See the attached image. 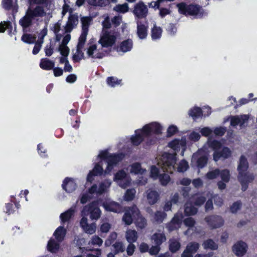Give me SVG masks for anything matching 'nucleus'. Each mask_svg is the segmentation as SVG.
Returning a JSON list of instances; mask_svg holds the SVG:
<instances>
[{
	"mask_svg": "<svg viewBox=\"0 0 257 257\" xmlns=\"http://www.w3.org/2000/svg\"><path fill=\"white\" fill-rule=\"evenodd\" d=\"M44 51L46 56L48 57H50L53 54L54 51L53 47L52 46L51 43H50L49 44H47L46 46Z\"/></svg>",
	"mask_w": 257,
	"mask_h": 257,
	"instance_id": "nucleus-54",
	"label": "nucleus"
},
{
	"mask_svg": "<svg viewBox=\"0 0 257 257\" xmlns=\"http://www.w3.org/2000/svg\"><path fill=\"white\" fill-rule=\"evenodd\" d=\"M133 43L131 39L123 41L120 44L119 50L122 52L130 51L133 48Z\"/></svg>",
	"mask_w": 257,
	"mask_h": 257,
	"instance_id": "nucleus-24",
	"label": "nucleus"
},
{
	"mask_svg": "<svg viewBox=\"0 0 257 257\" xmlns=\"http://www.w3.org/2000/svg\"><path fill=\"white\" fill-rule=\"evenodd\" d=\"M133 13L135 15L136 21L137 20H148L147 17L148 14V9L143 2L140 1L135 5Z\"/></svg>",
	"mask_w": 257,
	"mask_h": 257,
	"instance_id": "nucleus-8",
	"label": "nucleus"
},
{
	"mask_svg": "<svg viewBox=\"0 0 257 257\" xmlns=\"http://www.w3.org/2000/svg\"><path fill=\"white\" fill-rule=\"evenodd\" d=\"M199 244L197 242H190L188 244L186 247L192 253H195L198 249Z\"/></svg>",
	"mask_w": 257,
	"mask_h": 257,
	"instance_id": "nucleus-49",
	"label": "nucleus"
},
{
	"mask_svg": "<svg viewBox=\"0 0 257 257\" xmlns=\"http://www.w3.org/2000/svg\"><path fill=\"white\" fill-rule=\"evenodd\" d=\"M110 154L107 150L102 151L100 152L98 157L102 160H105L107 162Z\"/></svg>",
	"mask_w": 257,
	"mask_h": 257,
	"instance_id": "nucleus-64",
	"label": "nucleus"
},
{
	"mask_svg": "<svg viewBox=\"0 0 257 257\" xmlns=\"http://www.w3.org/2000/svg\"><path fill=\"white\" fill-rule=\"evenodd\" d=\"M103 243L102 239L98 235H94L92 237L91 240L89 241V244L93 245H98L100 246Z\"/></svg>",
	"mask_w": 257,
	"mask_h": 257,
	"instance_id": "nucleus-43",
	"label": "nucleus"
},
{
	"mask_svg": "<svg viewBox=\"0 0 257 257\" xmlns=\"http://www.w3.org/2000/svg\"><path fill=\"white\" fill-rule=\"evenodd\" d=\"M36 37L30 34H24L21 37V40L27 44H33L35 42Z\"/></svg>",
	"mask_w": 257,
	"mask_h": 257,
	"instance_id": "nucleus-30",
	"label": "nucleus"
},
{
	"mask_svg": "<svg viewBox=\"0 0 257 257\" xmlns=\"http://www.w3.org/2000/svg\"><path fill=\"white\" fill-rule=\"evenodd\" d=\"M186 146V139L185 137H182L180 140L174 139L168 144V147L175 152H178L182 148V151L181 154L182 156L184 155Z\"/></svg>",
	"mask_w": 257,
	"mask_h": 257,
	"instance_id": "nucleus-11",
	"label": "nucleus"
},
{
	"mask_svg": "<svg viewBox=\"0 0 257 257\" xmlns=\"http://www.w3.org/2000/svg\"><path fill=\"white\" fill-rule=\"evenodd\" d=\"M116 37L113 34H111L110 32L105 31L99 40V43L101 45L103 48H108L112 47L115 43Z\"/></svg>",
	"mask_w": 257,
	"mask_h": 257,
	"instance_id": "nucleus-10",
	"label": "nucleus"
},
{
	"mask_svg": "<svg viewBox=\"0 0 257 257\" xmlns=\"http://www.w3.org/2000/svg\"><path fill=\"white\" fill-rule=\"evenodd\" d=\"M137 34L141 39H145L147 36L148 29V20H137Z\"/></svg>",
	"mask_w": 257,
	"mask_h": 257,
	"instance_id": "nucleus-14",
	"label": "nucleus"
},
{
	"mask_svg": "<svg viewBox=\"0 0 257 257\" xmlns=\"http://www.w3.org/2000/svg\"><path fill=\"white\" fill-rule=\"evenodd\" d=\"M208 200L207 201L205 208L206 211L211 210L213 209V203H212V194L210 193L207 194Z\"/></svg>",
	"mask_w": 257,
	"mask_h": 257,
	"instance_id": "nucleus-46",
	"label": "nucleus"
},
{
	"mask_svg": "<svg viewBox=\"0 0 257 257\" xmlns=\"http://www.w3.org/2000/svg\"><path fill=\"white\" fill-rule=\"evenodd\" d=\"M43 40L35 42V45L33 48L32 51V53L34 55H36L39 52V51L41 50L42 44L43 43Z\"/></svg>",
	"mask_w": 257,
	"mask_h": 257,
	"instance_id": "nucleus-53",
	"label": "nucleus"
},
{
	"mask_svg": "<svg viewBox=\"0 0 257 257\" xmlns=\"http://www.w3.org/2000/svg\"><path fill=\"white\" fill-rule=\"evenodd\" d=\"M188 168V164L187 161L184 160L181 161L177 167V171L179 172H184Z\"/></svg>",
	"mask_w": 257,
	"mask_h": 257,
	"instance_id": "nucleus-45",
	"label": "nucleus"
},
{
	"mask_svg": "<svg viewBox=\"0 0 257 257\" xmlns=\"http://www.w3.org/2000/svg\"><path fill=\"white\" fill-rule=\"evenodd\" d=\"M3 8L6 10H10L13 7V0H2Z\"/></svg>",
	"mask_w": 257,
	"mask_h": 257,
	"instance_id": "nucleus-55",
	"label": "nucleus"
},
{
	"mask_svg": "<svg viewBox=\"0 0 257 257\" xmlns=\"http://www.w3.org/2000/svg\"><path fill=\"white\" fill-rule=\"evenodd\" d=\"M141 170V165L139 163L133 164L131 167V171L135 174H138Z\"/></svg>",
	"mask_w": 257,
	"mask_h": 257,
	"instance_id": "nucleus-61",
	"label": "nucleus"
},
{
	"mask_svg": "<svg viewBox=\"0 0 257 257\" xmlns=\"http://www.w3.org/2000/svg\"><path fill=\"white\" fill-rule=\"evenodd\" d=\"M181 244L179 241L174 238L169 240V249L172 252H175L179 249Z\"/></svg>",
	"mask_w": 257,
	"mask_h": 257,
	"instance_id": "nucleus-29",
	"label": "nucleus"
},
{
	"mask_svg": "<svg viewBox=\"0 0 257 257\" xmlns=\"http://www.w3.org/2000/svg\"><path fill=\"white\" fill-rule=\"evenodd\" d=\"M126 177V173L124 171L121 170L118 171L114 175V179L121 180Z\"/></svg>",
	"mask_w": 257,
	"mask_h": 257,
	"instance_id": "nucleus-58",
	"label": "nucleus"
},
{
	"mask_svg": "<svg viewBox=\"0 0 257 257\" xmlns=\"http://www.w3.org/2000/svg\"><path fill=\"white\" fill-rule=\"evenodd\" d=\"M103 174L104 170L102 167L99 163H96L92 170L87 175V181L91 183L94 180V176H101Z\"/></svg>",
	"mask_w": 257,
	"mask_h": 257,
	"instance_id": "nucleus-18",
	"label": "nucleus"
},
{
	"mask_svg": "<svg viewBox=\"0 0 257 257\" xmlns=\"http://www.w3.org/2000/svg\"><path fill=\"white\" fill-rule=\"evenodd\" d=\"M147 200L149 203L151 205L154 204L157 202L159 198V194L155 191L149 189L147 191Z\"/></svg>",
	"mask_w": 257,
	"mask_h": 257,
	"instance_id": "nucleus-22",
	"label": "nucleus"
},
{
	"mask_svg": "<svg viewBox=\"0 0 257 257\" xmlns=\"http://www.w3.org/2000/svg\"><path fill=\"white\" fill-rule=\"evenodd\" d=\"M207 159L204 151L201 149L193 155L191 163L198 168H202L206 164Z\"/></svg>",
	"mask_w": 257,
	"mask_h": 257,
	"instance_id": "nucleus-9",
	"label": "nucleus"
},
{
	"mask_svg": "<svg viewBox=\"0 0 257 257\" xmlns=\"http://www.w3.org/2000/svg\"><path fill=\"white\" fill-rule=\"evenodd\" d=\"M205 221L211 228H217L222 226L224 224L223 218L218 215H212L205 218Z\"/></svg>",
	"mask_w": 257,
	"mask_h": 257,
	"instance_id": "nucleus-12",
	"label": "nucleus"
},
{
	"mask_svg": "<svg viewBox=\"0 0 257 257\" xmlns=\"http://www.w3.org/2000/svg\"><path fill=\"white\" fill-rule=\"evenodd\" d=\"M124 156V154L122 153L110 154L107 162H108L114 165H116L118 163L121 161L123 159Z\"/></svg>",
	"mask_w": 257,
	"mask_h": 257,
	"instance_id": "nucleus-21",
	"label": "nucleus"
},
{
	"mask_svg": "<svg viewBox=\"0 0 257 257\" xmlns=\"http://www.w3.org/2000/svg\"><path fill=\"white\" fill-rule=\"evenodd\" d=\"M182 218L183 215L182 214H180V215L176 214L172 219L171 221V224L174 225V227L176 228V225L179 226V225L181 223Z\"/></svg>",
	"mask_w": 257,
	"mask_h": 257,
	"instance_id": "nucleus-48",
	"label": "nucleus"
},
{
	"mask_svg": "<svg viewBox=\"0 0 257 257\" xmlns=\"http://www.w3.org/2000/svg\"><path fill=\"white\" fill-rule=\"evenodd\" d=\"M202 245L205 249L215 250L218 248L217 244L210 239L205 240Z\"/></svg>",
	"mask_w": 257,
	"mask_h": 257,
	"instance_id": "nucleus-32",
	"label": "nucleus"
},
{
	"mask_svg": "<svg viewBox=\"0 0 257 257\" xmlns=\"http://www.w3.org/2000/svg\"><path fill=\"white\" fill-rule=\"evenodd\" d=\"M136 191L134 189H127L124 195V200L127 201H132L135 196Z\"/></svg>",
	"mask_w": 257,
	"mask_h": 257,
	"instance_id": "nucleus-36",
	"label": "nucleus"
},
{
	"mask_svg": "<svg viewBox=\"0 0 257 257\" xmlns=\"http://www.w3.org/2000/svg\"><path fill=\"white\" fill-rule=\"evenodd\" d=\"M125 237L128 242H135L138 237L137 232L135 230L128 229L126 232Z\"/></svg>",
	"mask_w": 257,
	"mask_h": 257,
	"instance_id": "nucleus-27",
	"label": "nucleus"
},
{
	"mask_svg": "<svg viewBox=\"0 0 257 257\" xmlns=\"http://www.w3.org/2000/svg\"><path fill=\"white\" fill-rule=\"evenodd\" d=\"M74 211L72 209H69L65 212L61 213L60 216V219L62 223H65L69 221L73 215Z\"/></svg>",
	"mask_w": 257,
	"mask_h": 257,
	"instance_id": "nucleus-28",
	"label": "nucleus"
},
{
	"mask_svg": "<svg viewBox=\"0 0 257 257\" xmlns=\"http://www.w3.org/2000/svg\"><path fill=\"white\" fill-rule=\"evenodd\" d=\"M150 174L152 177L155 178L159 177V179L161 181V174H159V170L156 166L153 165L151 166Z\"/></svg>",
	"mask_w": 257,
	"mask_h": 257,
	"instance_id": "nucleus-47",
	"label": "nucleus"
},
{
	"mask_svg": "<svg viewBox=\"0 0 257 257\" xmlns=\"http://www.w3.org/2000/svg\"><path fill=\"white\" fill-rule=\"evenodd\" d=\"M178 128L176 125H170L167 131V137H171L174 135L176 132H178Z\"/></svg>",
	"mask_w": 257,
	"mask_h": 257,
	"instance_id": "nucleus-51",
	"label": "nucleus"
},
{
	"mask_svg": "<svg viewBox=\"0 0 257 257\" xmlns=\"http://www.w3.org/2000/svg\"><path fill=\"white\" fill-rule=\"evenodd\" d=\"M247 249V244L242 241L236 242L232 248L233 252L238 257L243 256L246 253Z\"/></svg>",
	"mask_w": 257,
	"mask_h": 257,
	"instance_id": "nucleus-13",
	"label": "nucleus"
},
{
	"mask_svg": "<svg viewBox=\"0 0 257 257\" xmlns=\"http://www.w3.org/2000/svg\"><path fill=\"white\" fill-rule=\"evenodd\" d=\"M106 82L108 85L114 87L120 83L121 80H118L117 78L113 76H110L107 77Z\"/></svg>",
	"mask_w": 257,
	"mask_h": 257,
	"instance_id": "nucleus-42",
	"label": "nucleus"
},
{
	"mask_svg": "<svg viewBox=\"0 0 257 257\" xmlns=\"http://www.w3.org/2000/svg\"><path fill=\"white\" fill-rule=\"evenodd\" d=\"M122 221L126 225H131L133 221V217L129 211H126L124 213L122 217Z\"/></svg>",
	"mask_w": 257,
	"mask_h": 257,
	"instance_id": "nucleus-40",
	"label": "nucleus"
},
{
	"mask_svg": "<svg viewBox=\"0 0 257 257\" xmlns=\"http://www.w3.org/2000/svg\"><path fill=\"white\" fill-rule=\"evenodd\" d=\"M176 153H165L162 155V170L172 173L176 163Z\"/></svg>",
	"mask_w": 257,
	"mask_h": 257,
	"instance_id": "nucleus-5",
	"label": "nucleus"
},
{
	"mask_svg": "<svg viewBox=\"0 0 257 257\" xmlns=\"http://www.w3.org/2000/svg\"><path fill=\"white\" fill-rule=\"evenodd\" d=\"M82 213L85 215L90 214V218L92 220H97L100 217L101 210L97 206L95 201H93L84 206Z\"/></svg>",
	"mask_w": 257,
	"mask_h": 257,
	"instance_id": "nucleus-7",
	"label": "nucleus"
},
{
	"mask_svg": "<svg viewBox=\"0 0 257 257\" xmlns=\"http://www.w3.org/2000/svg\"><path fill=\"white\" fill-rule=\"evenodd\" d=\"M207 144L208 146L212 148L214 151L213 160L217 162L221 158L226 159L231 155L230 150L227 147H224L221 152H219V150L221 148V143L216 140H212L211 139L208 138Z\"/></svg>",
	"mask_w": 257,
	"mask_h": 257,
	"instance_id": "nucleus-4",
	"label": "nucleus"
},
{
	"mask_svg": "<svg viewBox=\"0 0 257 257\" xmlns=\"http://www.w3.org/2000/svg\"><path fill=\"white\" fill-rule=\"evenodd\" d=\"M189 114L195 119L201 116L202 112L200 107H195L189 111Z\"/></svg>",
	"mask_w": 257,
	"mask_h": 257,
	"instance_id": "nucleus-34",
	"label": "nucleus"
},
{
	"mask_svg": "<svg viewBox=\"0 0 257 257\" xmlns=\"http://www.w3.org/2000/svg\"><path fill=\"white\" fill-rule=\"evenodd\" d=\"M6 30H8L9 35L15 34L14 32L13 33V26L12 23L10 21H4L0 23V33H4Z\"/></svg>",
	"mask_w": 257,
	"mask_h": 257,
	"instance_id": "nucleus-25",
	"label": "nucleus"
},
{
	"mask_svg": "<svg viewBox=\"0 0 257 257\" xmlns=\"http://www.w3.org/2000/svg\"><path fill=\"white\" fill-rule=\"evenodd\" d=\"M221 180L224 182H228L230 179V173L229 170L224 169L220 170V174Z\"/></svg>",
	"mask_w": 257,
	"mask_h": 257,
	"instance_id": "nucleus-41",
	"label": "nucleus"
},
{
	"mask_svg": "<svg viewBox=\"0 0 257 257\" xmlns=\"http://www.w3.org/2000/svg\"><path fill=\"white\" fill-rule=\"evenodd\" d=\"M86 37L87 35H85V33L81 34L78 39L77 45H79L80 47H83L86 40Z\"/></svg>",
	"mask_w": 257,
	"mask_h": 257,
	"instance_id": "nucleus-59",
	"label": "nucleus"
},
{
	"mask_svg": "<svg viewBox=\"0 0 257 257\" xmlns=\"http://www.w3.org/2000/svg\"><path fill=\"white\" fill-rule=\"evenodd\" d=\"M198 211L197 208L194 207L190 201L186 203L184 206V214L186 216H192L196 214Z\"/></svg>",
	"mask_w": 257,
	"mask_h": 257,
	"instance_id": "nucleus-23",
	"label": "nucleus"
},
{
	"mask_svg": "<svg viewBox=\"0 0 257 257\" xmlns=\"http://www.w3.org/2000/svg\"><path fill=\"white\" fill-rule=\"evenodd\" d=\"M114 11L119 13H125L129 11V8L127 3H124L123 4H118L116 5L114 8Z\"/></svg>",
	"mask_w": 257,
	"mask_h": 257,
	"instance_id": "nucleus-31",
	"label": "nucleus"
},
{
	"mask_svg": "<svg viewBox=\"0 0 257 257\" xmlns=\"http://www.w3.org/2000/svg\"><path fill=\"white\" fill-rule=\"evenodd\" d=\"M160 245H157L152 246L150 248H149V253L150 255H156L157 254L160 250Z\"/></svg>",
	"mask_w": 257,
	"mask_h": 257,
	"instance_id": "nucleus-57",
	"label": "nucleus"
},
{
	"mask_svg": "<svg viewBox=\"0 0 257 257\" xmlns=\"http://www.w3.org/2000/svg\"><path fill=\"white\" fill-rule=\"evenodd\" d=\"M58 51L62 56L67 57L69 55L70 49L67 46L59 45Z\"/></svg>",
	"mask_w": 257,
	"mask_h": 257,
	"instance_id": "nucleus-50",
	"label": "nucleus"
},
{
	"mask_svg": "<svg viewBox=\"0 0 257 257\" xmlns=\"http://www.w3.org/2000/svg\"><path fill=\"white\" fill-rule=\"evenodd\" d=\"M117 236V234L115 232L110 233L108 238L105 240L104 244L106 246H110L115 240Z\"/></svg>",
	"mask_w": 257,
	"mask_h": 257,
	"instance_id": "nucleus-37",
	"label": "nucleus"
},
{
	"mask_svg": "<svg viewBox=\"0 0 257 257\" xmlns=\"http://www.w3.org/2000/svg\"><path fill=\"white\" fill-rule=\"evenodd\" d=\"M78 23V17L76 14H70L68 21L64 27L66 33H70L72 30L77 26Z\"/></svg>",
	"mask_w": 257,
	"mask_h": 257,
	"instance_id": "nucleus-15",
	"label": "nucleus"
},
{
	"mask_svg": "<svg viewBox=\"0 0 257 257\" xmlns=\"http://www.w3.org/2000/svg\"><path fill=\"white\" fill-rule=\"evenodd\" d=\"M97 49L96 44H93L89 47L87 49V54L88 56L92 58L94 57V51Z\"/></svg>",
	"mask_w": 257,
	"mask_h": 257,
	"instance_id": "nucleus-63",
	"label": "nucleus"
},
{
	"mask_svg": "<svg viewBox=\"0 0 257 257\" xmlns=\"http://www.w3.org/2000/svg\"><path fill=\"white\" fill-rule=\"evenodd\" d=\"M54 62L48 58L41 59L39 64L40 67L44 70H52L54 68Z\"/></svg>",
	"mask_w": 257,
	"mask_h": 257,
	"instance_id": "nucleus-20",
	"label": "nucleus"
},
{
	"mask_svg": "<svg viewBox=\"0 0 257 257\" xmlns=\"http://www.w3.org/2000/svg\"><path fill=\"white\" fill-rule=\"evenodd\" d=\"M183 222L185 226L188 227H192L195 224V220L192 217H188L185 219Z\"/></svg>",
	"mask_w": 257,
	"mask_h": 257,
	"instance_id": "nucleus-56",
	"label": "nucleus"
},
{
	"mask_svg": "<svg viewBox=\"0 0 257 257\" xmlns=\"http://www.w3.org/2000/svg\"><path fill=\"white\" fill-rule=\"evenodd\" d=\"M195 204L196 206H201L202 205L205 200H206V198L204 196H197L196 197H195Z\"/></svg>",
	"mask_w": 257,
	"mask_h": 257,
	"instance_id": "nucleus-62",
	"label": "nucleus"
},
{
	"mask_svg": "<svg viewBox=\"0 0 257 257\" xmlns=\"http://www.w3.org/2000/svg\"><path fill=\"white\" fill-rule=\"evenodd\" d=\"M248 118L247 115L231 116L230 118V125L233 126H235L237 125L242 126L243 124L247 121Z\"/></svg>",
	"mask_w": 257,
	"mask_h": 257,
	"instance_id": "nucleus-19",
	"label": "nucleus"
},
{
	"mask_svg": "<svg viewBox=\"0 0 257 257\" xmlns=\"http://www.w3.org/2000/svg\"><path fill=\"white\" fill-rule=\"evenodd\" d=\"M102 206L105 210L115 213H119L121 211V205L115 202H106L104 201L102 203Z\"/></svg>",
	"mask_w": 257,
	"mask_h": 257,
	"instance_id": "nucleus-17",
	"label": "nucleus"
},
{
	"mask_svg": "<svg viewBox=\"0 0 257 257\" xmlns=\"http://www.w3.org/2000/svg\"><path fill=\"white\" fill-rule=\"evenodd\" d=\"M241 207V203L239 201H236L233 203V204L230 206V211L232 213H236L238 210H239Z\"/></svg>",
	"mask_w": 257,
	"mask_h": 257,
	"instance_id": "nucleus-52",
	"label": "nucleus"
},
{
	"mask_svg": "<svg viewBox=\"0 0 257 257\" xmlns=\"http://www.w3.org/2000/svg\"><path fill=\"white\" fill-rule=\"evenodd\" d=\"M83 230L87 234L90 235L93 234L96 232V224L94 222L88 224L87 227H85Z\"/></svg>",
	"mask_w": 257,
	"mask_h": 257,
	"instance_id": "nucleus-39",
	"label": "nucleus"
},
{
	"mask_svg": "<svg viewBox=\"0 0 257 257\" xmlns=\"http://www.w3.org/2000/svg\"><path fill=\"white\" fill-rule=\"evenodd\" d=\"M161 134V124L153 122L145 125L142 128L135 131V135L131 138L132 144L135 146L140 145L147 139V146H151L156 143L157 138L153 137Z\"/></svg>",
	"mask_w": 257,
	"mask_h": 257,
	"instance_id": "nucleus-1",
	"label": "nucleus"
},
{
	"mask_svg": "<svg viewBox=\"0 0 257 257\" xmlns=\"http://www.w3.org/2000/svg\"><path fill=\"white\" fill-rule=\"evenodd\" d=\"M111 228L110 224L108 222L102 223L100 227V231L102 233H107Z\"/></svg>",
	"mask_w": 257,
	"mask_h": 257,
	"instance_id": "nucleus-60",
	"label": "nucleus"
},
{
	"mask_svg": "<svg viewBox=\"0 0 257 257\" xmlns=\"http://www.w3.org/2000/svg\"><path fill=\"white\" fill-rule=\"evenodd\" d=\"M66 233V229L63 226H60L55 230L53 235L58 241H61L64 239Z\"/></svg>",
	"mask_w": 257,
	"mask_h": 257,
	"instance_id": "nucleus-26",
	"label": "nucleus"
},
{
	"mask_svg": "<svg viewBox=\"0 0 257 257\" xmlns=\"http://www.w3.org/2000/svg\"><path fill=\"white\" fill-rule=\"evenodd\" d=\"M114 250V254H117L119 252H123L125 250V247L123 243L121 241H116L113 245Z\"/></svg>",
	"mask_w": 257,
	"mask_h": 257,
	"instance_id": "nucleus-33",
	"label": "nucleus"
},
{
	"mask_svg": "<svg viewBox=\"0 0 257 257\" xmlns=\"http://www.w3.org/2000/svg\"><path fill=\"white\" fill-rule=\"evenodd\" d=\"M77 186L74 179L69 177L64 179L62 184V187L67 193H72L75 191Z\"/></svg>",
	"mask_w": 257,
	"mask_h": 257,
	"instance_id": "nucleus-16",
	"label": "nucleus"
},
{
	"mask_svg": "<svg viewBox=\"0 0 257 257\" xmlns=\"http://www.w3.org/2000/svg\"><path fill=\"white\" fill-rule=\"evenodd\" d=\"M45 15L46 12L42 6L37 5L34 8L30 7L27 10L25 15L20 20L19 24L23 29H25L32 25L33 21H38L37 18H42Z\"/></svg>",
	"mask_w": 257,
	"mask_h": 257,
	"instance_id": "nucleus-2",
	"label": "nucleus"
},
{
	"mask_svg": "<svg viewBox=\"0 0 257 257\" xmlns=\"http://www.w3.org/2000/svg\"><path fill=\"white\" fill-rule=\"evenodd\" d=\"M48 249L51 252H55L59 248V244L53 239H50L47 245Z\"/></svg>",
	"mask_w": 257,
	"mask_h": 257,
	"instance_id": "nucleus-38",
	"label": "nucleus"
},
{
	"mask_svg": "<svg viewBox=\"0 0 257 257\" xmlns=\"http://www.w3.org/2000/svg\"><path fill=\"white\" fill-rule=\"evenodd\" d=\"M177 6L178 9V11L180 14L185 15L195 16L197 18H200L202 16L201 14L200 13V8L198 6H186L185 4L181 3L177 4Z\"/></svg>",
	"mask_w": 257,
	"mask_h": 257,
	"instance_id": "nucleus-6",
	"label": "nucleus"
},
{
	"mask_svg": "<svg viewBox=\"0 0 257 257\" xmlns=\"http://www.w3.org/2000/svg\"><path fill=\"white\" fill-rule=\"evenodd\" d=\"M247 168L248 163L246 159L243 156H241L239 159L238 170L239 171L238 180L241 184L243 191L246 190L247 188V184L252 181L254 179L252 174H247L245 172Z\"/></svg>",
	"mask_w": 257,
	"mask_h": 257,
	"instance_id": "nucleus-3",
	"label": "nucleus"
},
{
	"mask_svg": "<svg viewBox=\"0 0 257 257\" xmlns=\"http://www.w3.org/2000/svg\"><path fill=\"white\" fill-rule=\"evenodd\" d=\"M220 174V170L218 169L210 171L206 174V178L212 180L216 178Z\"/></svg>",
	"mask_w": 257,
	"mask_h": 257,
	"instance_id": "nucleus-44",
	"label": "nucleus"
},
{
	"mask_svg": "<svg viewBox=\"0 0 257 257\" xmlns=\"http://www.w3.org/2000/svg\"><path fill=\"white\" fill-rule=\"evenodd\" d=\"M161 36V28L157 27L154 24L153 28L151 30V37L153 40L159 39Z\"/></svg>",
	"mask_w": 257,
	"mask_h": 257,
	"instance_id": "nucleus-35",
	"label": "nucleus"
}]
</instances>
